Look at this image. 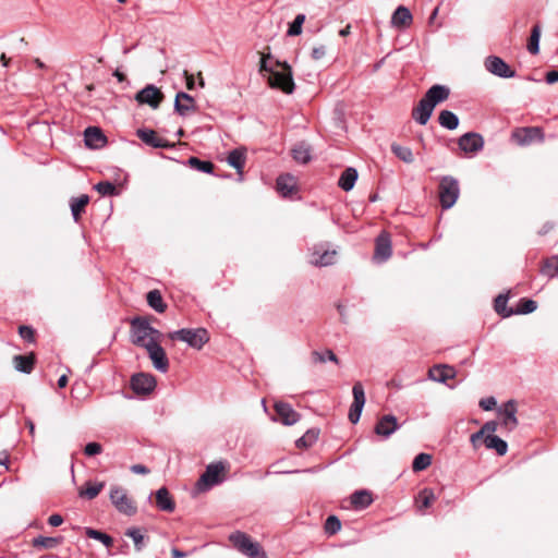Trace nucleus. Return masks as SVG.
<instances>
[{"mask_svg": "<svg viewBox=\"0 0 558 558\" xmlns=\"http://www.w3.org/2000/svg\"><path fill=\"white\" fill-rule=\"evenodd\" d=\"M271 54L263 53L259 63V72H267L268 84L271 88H278L286 94L294 90V81L291 66L287 62L275 61L271 63Z\"/></svg>", "mask_w": 558, "mask_h": 558, "instance_id": "nucleus-1", "label": "nucleus"}, {"mask_svg": "<svg viewBox=\"0 0 558 558\" xmlns=\"http://www.w3.org/2000/svg\"><path fill=\"white\" fill-rule=\"evenodd\" d=\"M132 342L142 348H146L149 340L158 341L161 333L150 326L147 319L134 317L131 320Z\"/></svg>", "mask_w": 558, "mask_h": 558, "instance_id": "nucleus-2", "label": "nucleus"}, {"mask_svg": "<svg viewBox=\"0 0 558 558\" xmlns=\"http://www.w3.org/2000/svg\"><path fill=\"white\" fill-rule=\"evenodd\" d=\"M459 195L458 180L451 175L442 177L438 186L439 203L442 209H450L457 203Z\"/></svg>", "mask_w": 558, "mask_h": 558, "instance_id": "nucleus-3", "label": "nucleus"}, {"mask_svg": "<svg viewBox=\"0 0 558 558\" xmlns=\"http://www.w3.org/2000/svg\"><path fill=\"white\" fill-rule=\"evenodd\" d=\"M169 338L172 340H180L186 342L194 349H202L205 343L209 341L208 331L205 328L189 329L182 328L169 333Z\"/></svg>", "mask_w": 558, "mask_h": 558, "instance_id": "nucleus-4", "label": "nucleus"}, {"mask_svg": "<svg viewBox=\"0 0 558 558\" xmlns=\"http://www.w3.org/2000/svg\"><path fill=\"white\" fill-rule=\"evenodd\" d=\"M233 546L250 558H267L258 543L252 542L245 533L236 531L229 536Z\"/></svg>", "mask_w": 558, "mask_h": 558, "instance_id": "nucleus-5", "label": "nucleus"}, {"mask_svg": "<svg viewBox=\"0 0 558 558\" xmlns=\"http://www.w3.org/2000/svg\"><path fill=\"white\" fill-rule=\"evenodd\" d=\"M109 497L112 505L120 513L131 517L137 512L135 502L128 496L124 488L120 486L111 487Z\"/></svg>", "mask_w": 558, "mask_h": 558, "instance_id": "nucleus-6", "label": "nucleus"}, {"mask_svg": "<svg viewBox=\"0 0 558 558\" xmlns=\"http://www.w3.org/2000/svg\"><path fill=\"white\" fill-rule=\"evenodd\" d=\"M352 393H353V402L350 407L348 417L352 424H356L360 421V417H361V414H362V411H363V408H364L365 401H366L364 388L360 381H356L353 385Z\"/></svg>", "mask_w": 558, "mask_h": 558, "instance_id": "nucleus-7", "label": "nucleus"}, {"mask_svg": "<svg viewBox=\"0 0 558 558\" xmlns=\"http://www.w3.org/2000/svg\"><path fill=\"white\" fill-rule=\"evenodd\" d=\"M145 349L154 367L161 373H166L169 368V361L163 348L158 343V341L150 339Z\"/></svg>", "mask_w": 558, "mask_h": 558, "instance_id": "nucleus-8", "label": "nucleus"}, {"mask_svg": "<svg viewBox=\"0 0 558 558\" xmlns=\"http://www.w3.org/2000/svg\"><path fill=\"white\" fill-rule=\"evenodd\" d=\"M225 470L222 462L210 463L197 481L199 489L210 488L221 482L220 473Z\"/></svg>", "mask_w": 558, "mask_h": 558, "instance_id": "nucleus-9", "label": "nucleus"}, {"mask_svg": "<svg viewBox=\"0 0 558 558\" xmlns=\"http://www.w3.org/2000/svg\"><path fill=\"white\" fill-rule=\"evenodd\" d=\"M156 387V379L146 373L134 374L131 378V388L136 395H148Z\"/></svg>", "mask_w": 558, "mask_h": 558, "instance_id": "nucleus-10", "label": "nucleus"}, {"mask_svg": "<svg viewBox=\"0 0 558 558\" xmlns=\"http://www.w3.org/2000/svg\"><path fill=\"white\" fill-rule=\"evenodd\" d=\"M458 145L465 154H474L483 149L484 138L475 132H468L459 137Z\"/></svg>", "mask_w": 558, "mask_h": 558, "instance_id": "nucleus-11", "label": "nucleus"}, {"mask_svg": "<svg viewBox=\"0 0 558 558\" xmlns=\"http://www.w3.org/2000/svg\"><path fill=\"white\" fill-rule=\"evenodd\" d=\"M485 68L492 74L502 78H511L515 75V72L501 58L496 56L486 58Z\"/></svg>", "mask_w": 558, "mask_h": 558, "instance_id": "nucleus-12", "label": "nucleus"}, {"mask_svg": "<svg viewBox=\"0 0 558 558\" xmlns=\"http://www.w3.org/2000/svg\"><path fill=\"white\" fill-rule=\"evenodd\" d=\"M163 98L162 93L155 85H147L143 89H141L136 96L135 100L138 104H146L150 106L153 109H157Z\"/></svg>", "mask_w": 558, "mask_h": 558, "instance_id": "nucleus-13", "label": "nucleus"}, {"mask_svg": "<svg viewBox=\"0 0 558 558\" xmlns=\"http://www.w3.org/2000/svg\"><path fill=\"white\" fill-rule=\"evenodd\" d=\"M136 135L142 142L154 148L173 147V144H171L166 138L159 136L157 132L151 129H138L136 131Z\"/></svg>", "mask_w": 558, "mask_h": 558, "instance_id": "nucleus-14", "label": "nucleus"}, {"mask_svg": "<svg viewBox=\"0 0 558 558\" xmlns=\"http://www.w3.org/2000/svg\"><path fill=\"white\" fill-rule=\"evenodd\" d=\"M391 240L388 233L381 232L375 243L374 260L377 263H385L391 256Z\"/></svg>", "mask_w": 558, "mask_h": 558, "instance_id": "nucleus-15", "label": "nucleus"}, {"mask_svg": "<svg viewBox=\"0 0 558 558\" xmlns=\"http://www.w3.org/2000/svg\"><path fill=\"white\" fill-rule=\"evenodd\" d=\"M398 420L392 414L381 416L375 425L374 432L384 438H389L396 430L400 428Z\"/></svg>", "mask_w": 558, "mask_h": 558, "instance_id": "nucleus-16", "label": "nucleus"}, {"mask_svg": "<svg viewBox=\"0 0 558 558\" xmlns=\"http://www.w3.org/2000/svg\"><path fill=\"white\" fill-rule=\"evenodd\" d=\"M499 414L501 416V425L508 429L512 430L518 425L517 414V403L514 400L507 401L502 408L499 409Z\"/></svg>", "mask_w": 558, "mask_h": 558, "instance_id": "nucleus-17", "label": "nucleus"}, {"mask_svg": "<svg viewBox=\"0 0 558 558\" xmlns=\"http://www.w3.org/2000/svg\"><path fill=\"white\" fill-rule=\"evenodd\" d=\"M174 110L178 114L186 117L196 111L195 99L184 92H179L174 99Z\"/></svg>", "mask_w": 558, "mask_h": 558, "instance_id": "nucleus-18", "label": "nucleus"}, {"mask_svg": "<svg viewBox=\"0 0 558 558\" xmlns=\"http://www.w3.org/2000/svg\"><path fill=\"white\" fill-rule=\"evenodd\" d=\"M84 143L88 148L99 149L107 144V137L97 126H88L84 131Z\"/></svg>", "mask_w": 558, "mask_h": 558, "instance_id": "nucleus-19", "label": "nucleus"}, {"mask_svg": "<svg viewBox=\"0 0 558 558\" xmlns=\"http://www.w3.org/2000/svg\"><path fill=\"white\" fill-rule=\"evenodd\" d=\"M275 411L280 422L284 425H293L300 420V414L295 412L289 403L277 402L275 404Z\"/></svg>", "mask_w": 558, "mask_h": 558, "instance_id": "nucleus-20", "label": "nucleus"}, {"mask_svg": "<svg viewBox=\"0 0 558 558\" xmlns=\"http://www.w3.org/2000/svg\"><path fill=\"white\" fill-rule=\"evenodd\" d=\"M434 106L424 97L418 101L417 106L412 110V118L421 125H425L434 111Z\"/></svg>", "mask_w": 558, "mask_h": 558, "instance_id": "nucleus-21", "label": "nucleus"}, {"mask_svg": "<svg viewBox=\"0 0 558 558\" xmlns=\"http://www.w3.org/2000/svg\"><path fill=\"white\" fill-rule=\"evenodd\" d=\"M450 95L449 87L445 85H433L424 95V98L434 107L448 99Z\"/></svg>", "mask_w": 558, "mask_h": 558, "instance_id": "nucleus-22", "label": "nucleus"}, {"mask_svg": "<svg viewBox=\"0 0 558 558\" xmlns=\"http://www.w3.org/2000/svg\"><path fill=\"white\" fill-rule=\"evenodd\" d=\"M428 375L434 381L446 383L456 376V371L449 365H435L429 369Z\"/></svg>", "mask_w": 558, "mask_h": 558, "instance_id": "nucleus-23", "label": "nucleus"}, {"mask_svg": "<svg viewBox=\"0 0 558 558\" xmlns=\"http://www.w3.org/2000/svg\"><path fill=\"white\" fill-rule=\"evenodd\" d=\"M156 505L159 510L166 512H172L175 509V502L166 487H161L156 492Z\"/></svg>", "mask_w": 558, "mask_h": 558, "instance_id": "nucleus-24", "label": "nucleus"}, {"mask_svg": "<svg viewBox=\"0 0 558 558\" xmlns=\"http://www.w3.org/2000/svg\"><path fill=\"white\" fill-rule=\"evenodd\" d=\"M245 149L235 148L228 154L227 162L236 170L240 174V180H242V170L245 165Z\"/></svg>", "mask_w": 558, "mask_h": 558, "instance_id": "nucleus-25", "label": "nucleus"}, {"mask_svg": "<svg viewBox=\"0 0 558 558\" xmlns=\"http://www.w3.org/2000/svg\"><path fill=\"white\" fill-rule=\"evenodd\" d=\"M357 177V170L353 167H349L341 173L338 185L343 191L349 192L354 187Z\"/></svg>", "mask_w": 558, "mask_h": 558, "instance_id": "nucleus-26", "label": "nucleus"}, {"mask_svg": "<svg viewBox=\"0 0 558 558\" xmlns=\"http://www.w3.org/2000/svg\"><path fill=\"white\" fill-rule=\"evenodd\" d=\"M13 363L16 371L24 374H31L35 364V355L33 353L28 355H15L13 357Z\"/></svg>", "mask_w": 558, "mask_h": 558, "instance_id": "nucleus-27", "label": "nucleus"}, {"mask_svg": "<svg viewBox=\"0 0 558 558\" xmlns=\"http://www.w3.org/2000/svg\"><path fill=\"white\" fill-rule=\"evenodd\" d=\"M412 14L410 10L403 5L396 9L391 16V23L393 26H409L412 22Z\"/></svg>", "mask_w": 558, "mask_h": 558, "instance_id": "nucleus-28", "label": "nucleus"}, {"mask_svg": "<svg viewBox=\"0 0 558 558\" xmlns=\"http://www.w3.org/2000/svg\"><path fill=\"white\" fill-rule=\"evenodd\" d=\"M373 502L372 494L368 490H356L351 495V504L355 509H365Z\"/></svg>", "mask_w": 558, "mask_h": 558, "instance_id": "nucleus-29", "label": "nucleus"}, {"mask_svg": "<svg viewBox=\"0 0 558 558\" xmlns=\"http://www.w3.org/2000/svg\"><path fill=\"white\" fill-rule=\"evenodd\" d=\"M295 189L294 178L290 174H283L277 179V190L283 196H290Z\"/></svg>", "mask_w": 558, "mask_h": 558, "instance_id": "nucleus-30", "label": "nucleus"}, {"mask_svg": "<svg viewBox=\"0 0 558 558\" xmlns=\"http://www.w3.org/2000/svg\"><path fill=\"white\" fill-rule=\"evenodd\" d=\"M484 444L487 449H494L499 456H505L507 453V442L496 435H486Z\"/></svg>", "mask_w": 558, "mask_h": 558, "instance_id": "nucleus-31", "label": "nucleus"}, {"mask_svg": "<svg viewBox=\"0 0 558 558\" xmlns=\"http://www.w3.org/2000/svg\"><path fill=\"white\" fill-rule=\"evenodd\" d=\"M438 122L444 129L453 131L459 126L458 116L450 110H442L439 112Z\"/></svg>", "mask_w": 558, "mask_h": 558, "instance_id": "nucleus-32", "label": "nucleus"}, {"mask_svg": "<svg viewBox=\"0 0 558 558\" xmlns=\"http://www.w3.org/2000/svg\"><path fill=\"white\" fill-rule=\"evenodd\" d=\"M88 202H89V197L86 194H83L78 197L71 198V201H70L71 213H72L73 219L76 222L80 220V217H81L82 213L84 211Z\"/></svg>", "mask_w": 558, "mask_h": 558, "instance_id": "nucleus-33", "label": "nucleus"}, {"mask_svg": "<svg viewBox=\"0 0 558 558\" xmlns=\"http://www.w3.org/2000/svg\"><path fill=\"white\" fill-rule=\"evenodd\" d=\"M336 252L325 251L323 253L314 252L312 255L311 264L315 266H329L335 263Z\"/></svg>", "mask_w": 558, "mask_h": 558, "instance_id": "nucleus-34", "label": "nucleus"}, {"mask_svg": "<svg viewBox=\"0 0 558 558\" xmlns=\"http://www.w3.org/2000/svg\"><path fill=\"white\" fill-rule=\"evenodd\" d=\"M292 157L298 162L307 163L311 160L310 145L304 142L295 145V147L292 149Z\"/></svg>", "mask_w": 558, "mask_h": 558, "instance_id": "nucleus-35", "label": "nucleus"}, {"mask_svg": "<svg viewBox=\"0 0 558 558\" xmlns=\"http://www.w3.org/2000/svg\"><path fill=\"white\" fill-rule=\"evenodd\" d=\"M146 300L148 305L157 313H163L167 308V305L162 300L161 293L158 290L149 291L146 295Z\"/></svg>", "mask_w": 558, "mask_h": 558, "instance_id": "nucleus-36", "label": "nucleus"}, {"mask_svg": "<svg viewBox=\"0 0 558 558\" xmlns=\"http://www.w3.org/2000/svg\"><path fill=\"white\" fill-rule=\"evenodd\" d=\"M105 482H86L85 488L80 490V496L92 500L104 489Z\"/></svg>", "mask_w": 558, "mask_h": 558, "instance_id": "nucleus-37", "label": "nucleus"}, {"mask_svg": "<svg viewBox=\"0 0 558 558\" xmlns=\"http://www.w3.org/2000/svg\"><path fill=\"white\" fill-rule=\"evenodd\" d=\"M523 137H518V143L520 145H527L534 142L535 140L543 141V133L539 128H525L523 129Z\"/></svg>", "mask_w": 558, "mask_h": 558, "instance_id": "nucleus-38", "label": "nucleus"}, {"mask_svg": "<svg viewBox=\"0 0 558 558\" xmlns=\"http://www.w3.org/2000/svg\"><path fill=\"white\" fill-rule=\"evenodd\" d=\"M63 541V537H51V536H37L33 539V546L34 547H41L45 549H52L57 547L59 544H61Z\"/></svg>", "mask_w": 558, "mask_h": 558, "instance_id": "nucleus-39", "label": "nucleus"}, {"mask_svg": "<svg viewBox=\"0 0 558 558\" xmlns=\"http://www.w3.org/2000/svg\"><path fill=\"white\" fill-rule=\"evenodd\" d=\"M508 300V294H499L494 302L496 313L505 318L513 315V310L507 307Z\"/></svg>", "mask_w": 558, "mask_h": 558, "instance_id": "nucleus-40", "label": "nucleus"}, {"mask_svg": "<svg viewBox=\"0 0 558 558\" xmlns=\"http://www.w3.org/2000/svg\"><path fill=\"white\" fill-rule=\"evenodd\" d=\"M391 151L403 162L412 163L414 161V156L411 148L407 146L399 145L397 143L391 144Z\"/></svg>", "mask_w": 558, "mask_h": 558, "instance_id": "nucleus-41", "label": "nucleus"}, {"mask_svg": "<svg viewBox=\"0 0 558 558\" xmlns=\"http://www.w3.org/2000/svg\"><path fill=\"white\" fill-rule=\"evenodd\" d=\"M541 272L548 278L558 277V256L547 258L541 268Z\"/></svg>", "mask_w": 558, "mask_h": 558, "instance_id": "nucleus-42", "label": "nucleus"}, {"mask_svg": "<svg viewBox=\"0 0 558 558\" xmlns=\"http://www.w3.org/2000/svg\"><path fill=\"white\" fill-rule=\"evenodd\" d=\"M187 163L195 170L204 173H213L214 163L208 160H201L197 157H190Z\"/></svg>", "mask_w": 558, "mask_h": 558, "instance_id": "nucleus-43", "label": "nucleus"}, {"mask_svg": "<svg viewBox=\"0 0 558 558\" xmlns=\"http://www.w3.org/2000/svg\"><path fill=\"white\" fill-rule=\"evenodd\" d=\"M537 308V303L531 299H521L518 303L515 310H513V315H525L533 313Z\"/></svg>", "mask_w": 558, "mask_h": 558, "instance_id": "nucleus-44", "label": "nucleus"}, {"mask_svg": "<svg viewBox=\"0 0 558 558\" xmlns=\"http://www.w3.org/2000/svg\"><path fill=\"white\" fill-rule=\"evenodd\" d=\"M539 38L541 27L538 25H534L527 44V50L530 53L537 54L539 52Z\"/></svg>", "mask_w": 558, "mask_h": 558, "instance_id": "nucleus-45", "label": "nucleus"}, {"mask_svg": "<svg viewBox=\"0 0 558 558\" xmlns=\"http://www.w3.org/2000/svg\"><path fill=\"white\" fill-rule=\"evenodd\" d=\"M85 534L87 537L101 542L105 546L109 547L112 545L113 539L110 535L102 533L92 527H86Z\"/></svg>", "mask_w": 558, "mask_h": 558, "instance_id": "nucleus-46", "label": "nucleus"}, {"mask_svg": "<svg viewBox=\"0 0 558 558\" xmlns=\"http://www.w3.org/2000/svg\"><path fill=\"white\" fill-rule=\"evenodd\" d=\"M432 464V456L428 453H418L412 463V469L414 472H420L427 469Z\"/></svg>", "mask_w": 558, "mask_h": 558, "instance_id": "nucleus-47", "label": "nucleus"}, {"mask_svg": "<svg viewBox=\"0 0 558 558\" xmlns=\"http://www.w3.org/2000/svg\"><path fill=\"white\" fill-rule=\"evenodd\" d=\"M436 499L434 492L430 488H424L420 492L417 501L418 510L422 511L424 508H428Z\"/></svg>", "mask_w": 558, "mask_h": 558, "instance_id": "nucleus-48", "label": "nucleus"}, {"mask_svg": "<svg viewBox=\"0 0 558 558\" xmlns=\"http://www.w3.org/2000/svg\"><path fill=\"white\" fill-rule=\"evenodd\" d=\"M314 363H325L327 361L339 363L337 355L331 350H325L324 352L314 351L312 353Z\"/></svg>", "mask_w": 558, "mask_h": 558, "instance_id": "nucleus-49", "label": "nucleus"}, {"mask_svg": "<svg viewBox=\"0 0 558 558\" xmlns=\"http://www.w3.org/2000/svg\"><path fill=\"white\" fill-rule=\"evenodd\" d=\"M125 535L132 538V541L134 542L135 549L137 551H141L143 549V547H144V543H143L144 536H143V534H142L140 529H137V527H130V529H128L125 531Z\"/></svg>", "mask_w": 558, "mask_h": 558, "instance_id": "nucleus-50", "label": "nucleus"}, {"mask_svg": "<svg viewBox=\"0 0 558 558\" xmlns=\"http://www.w3.org/2000/svg\"><path fill=\"white\" fill-rule=\"evenodd\" d=\"M94 187L102 196H112L118 193L117 186L109 181H100Z\"/></svg>", "mask_w": 558, "mask_h": 558, "instance_id": "nucleus-51", "label": "nucleus"}, {"mask_svg": "<svg viewBox=\"0 0 558 558\" xmlns=\"http://www.w3.org/2000/svg\"><path fill=\"white\" fill-rule=\"evenodd\" d=\"M318 434L314 430H307L302 437H300L295 445L298 448H308L317 440Z\"/></svg>", "mask_w": 558, "mask_h": 558, "instance_id": "nucleus-52", "label": "nucleus"}, {"mask_svg": "<svg viewBox=\"0 0 558 558\" xmlns=\"http://www.w3.org/2000/svg\"><path fill=\"white\" fill-rule=\"evenodd\" d=\"M305 21L304 14H298L294 19V21L290 24L288 29L289 36H298L302 33V25Z\"/></svg>", "mask_w": 558, "mask_h": 558, "instance_id": "nucleus-53", "label": "nucleus"}, {"mask_svg": "<svg viewBox=\"0 0 558 558\" xmlns=\"http://www.w3.org/2000/svg\"><path fill=\"white\" fill-rule=\"evenodd\" d=\"M341 529V522L336 515H329L325 522V532L333 535Z\"/></svg>", "mask_w": 558, "mask_h": 558, "instance_id": "nucleus-54", "label": "nucleus"}, {"mask_svg": "<svg viewBox=\"0 0 558 558\" xmlns=\"http://www.w3.org/2000/svg\"><path fill=\"white\" fill-rule=\"evenodd\" d=\"M19 333L20 336L26 340L27 342H34L35 341V330L29 326H20L19 327Z\"/></svg>", "mask_w": 558, "mask_h": 558, "instance_id": "nucleus-55", "label": "nucleus"}, {"mask_svg": "<svg viewBox=\"0 0 558 558\" xmlns=\"http://www.w3.org/2000/svg\"><path fill=\"white\" fill-rule=\"evenodd\" d=\"M102 447L98 442H88L84 448V453L88 457H93L101 453Z\"/></svg>", "mask_w": 558, "mask_h": 558, "instance_id": "nucleus-56", "label": "nucleus"}, {"mask_svg": "<svg viewBox=\"0 0 558 558\" xmlns=\"http://www.w3.org/2000/svg\"><path fill=\"white\" fill-rule=\"evenodd\" d=\"M496 404H497V401L494 397L484 398V399H481V401H480V407L484 411L493 410L496 407Z\"/></svg>", "mask_w": 558, "mask_h": 558, "instance_id": "nucleus-57", "label": "nucleus"}, {"mask_svg": "<svg viewBox=\"0 0 558 558\" xmlns=\"http://www.w3.org/2000/svg\"><path fill=\"white\" fill-rule=\"evenodd\" d=\"M497 427H498L497 422L488 421L482 426L481 430H484L485 436L493 435L497 430Z\"/></svg>", "mask_w": 558, "mask_h": 558, "instance_id": "nucleus-58", "label": "nucleus"}, {"mask_svg": "<svg viewBox=\"0 0 558 558\" xmlns=\"http://www.w3.org/2000/svg\"><path fill=\"white\" fill-rule=\"evenodd\" d=\"M326 54V47L320 45L318 47H314L313 50H312V58L314 60H320L322 58H324Z\"/></svg>", "mask_w": 558, "mask_h": 558, "instance_id": "nucleus-59", "label": "nucleus"}, {"mask_svg": "<svg viewBox=\"0 0 558 558\" xmlns=\"http://www.w3.org/2000/svg\"><path fill=\"white\" fill-rule=\"evenodd\" d=\"M484 438H485L484 430L480 429L476 433L471 435L470 441L473 445V447L476 448L478 446L480 441H482V440L484 441Z\"/></svg>", "mask_w": 558, "mask_h": 558, "instance_id": "nucleus-60", "label": "nucleus"}, {"mask_svg": "<svg viewBox=\"0 0 558 558\" xmlns=\"http://www.w3.org/2000/svg\"><path fill=\"white\" fill-rule=\"evenodd\" d=\"M48 523L51 526H59L63 523V518L58 513L51 514L48 519Z\"/></svg>", "mask_w": 558, "mask_h": 558, "instance_id": "nucleus-61", "label": "nucleus"}, {"mask_svg": "<svg viewBox=\"0 0 558 558\" xmlns=\"http://www.w3.org/2000/svg\"><path fill=\"white\" fill-rule=\"evenodd\" d=\"M545 81L547 84H555L558 82V71H549L546 73Z\"/></svg>", "mask_w": 558, "mask_h": 558, "instance_id": "nucleus-62", "label": "nucleus"}, {"mask_svg": "<svg viewBox=\"0 0 558 558\" xmlns=\"http://www.w3.org/2000/svg\"><path fill=\"white\" fill-rule=\"evenodd\" d=\"M131 471L135 474H147L149 470L143 464H134L131 466Z\"/></svg>", "mask_w": 558, "mask_h": 558, "instance_id": "nucleus-63", "label": "nucleus"}, {"mask_svg": "<svg viewBox=\"0 0 558 558\" xmlns=\"http://www.w3.org/2000/svg\"><path fill=\"white\" fill-rule=\"evenodd\" d=\"M171 555H172V557H173V558H184V557H186V556H187V553L182 551V550H180V549H179V548H177V547H173V548L171 549Z\"/></svg>", "mask_w": 558, "mask_h": 558, "instance_id": "nucleus-64", "label": "nucleus"}]
</instances>
